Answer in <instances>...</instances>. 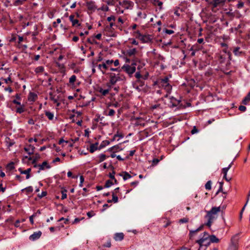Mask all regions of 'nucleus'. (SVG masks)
<instances>
[{
	"label": "nucleus",
	"instance_id": "obj_1",
	"mask_svg": "<svg viewBox=\"0 0 250 250\" xmlns=\"http://www.w3.org/2000/svg\"><path fill=\"white\" fill-rule=\"evenodd\" d=\"M221 210L220 207H212L210 210L207 211V215L205 217L207 219L208 222L206 225L208 227H210L213 220L217 218V213Z\"/></svg>",
	"mask_w": 250,
	"mask_h": 250
},
{
	"label": "nucleus",
	"instance_id": "obj_2",
	"mask_svg": "<svg viewBox=\"0 0 250 250\" xmlns=\"http://www.w3.org/2000/svg\"><path fill=\"white\" fill-rule=\"evenodd\" d=\"M156 83L158 84L159 87L164 89L167 94L170 93L172 86L169 84L167 77L159 80Z\"/></svg>",
	"mask_w": 250,
	"mask_h": 250
},
{
	"label": "nucleus",
	"instance_id": "obj_3",
	"mask_svg": "<svg viewBox=\"0 0 250 250\" xmlns=\"http://www.w3.org/2000/svg\"><path fill=\"white\" fill-rule=\"evenodd\" d=\"M107 74L108 75L109 77V85H113L115 84L117 82L125 79V77L120 74H116L114 73H109Z\"/></svg>",
	"mask_w": 250,
	"mask_h": 250
},
{
	"label": "nucleus",
	"instance_id": "obj_4",
	"mask_svg": "<svg viewBox=\"0 0 250 250\" xmlns=\"http://www.w3.org/2000/svg\"><path fill=\"white\" fill-rule=\"evenodd\" d=\"M209 241V234L207 232H204L201 238L197 240L196 243L199 245L200 248H201L203 246L206 247L209 246L210 245Z\"/></svg>",
	"mask_w": 250,
	"mask_h": 250
},
{
	"label": "nucleus",
	"instance_id": "obj_5",
	"mask_svg": "<svg viewBox=\"0 0 250 250\" xmlns=\"http://www.w3.org/2000/svg\"><path fill=\"white\" fill-rule=\"evenodd\" d=\"M136 37L139 39L143 43L148 42L151 41V38L149 35H142L140 33L139 31H137L135 32Z\"/></svg>",
	"mask_w": 250,
	"mask_h": 250
},
{
	"label": "nucleus",
	"instance_id": "obj_6",
	"mask_svg": "<svg viewBox=\"0 0 250 250\" xmlns=\"http://www.w3.org/2000/svg\"><path fill=\"white\" fill-rule=\"evenodd\" d=\"M135 65H136L135 63H133L131 65L128 64L124 65L122 67V69L129 75H132L135 72L136 70V67L134 66Z\"/></svg>",
	"mask_w": 250,
	"mask_h": 250
},
{
	"label": "nucleus",
	"instance_id": "obj_7",
	"mask_svg": "<svg viewBox=\"0 0 250 250\" xmlns=\"http://www.w3.org/2000/svg\"><path fill=\"white\" fill-rule=\"evenodd\" d=\"M232 166V163L230 164L227 167L223 168L222 170V172L224 174L223 178L227 181L229 182L231 178L230 177H227V174L228 170Z\"/></svg>",
	"mask_w": 250,
	"mask_h": 250
},
{
	"label": "nucleus",
	"instance_id": "obj_8",
	"mask_svg": "<svg viewBox=\"0 0 250 250\" xmlns=\"http://www.w3.org/2000/svg\"><path fill=\"white\" fill-rule=\"evenodd\" d=\"M42 232L41 231L35 232H34L33 234H32L29 236V239L31 241H35L40 238V237L42 235Z\"/></svg>",
	"mask_w": 250,
	"mask_h": 250
},
{
	"label": "nucleus",
	"instance_id": "obj_9",
	"mask_svg": "<svg viewBox=\"0 0 250 250\" xmlns=\"http://www.w3.org/2000/svg\"><path fill=\"white\" fill-rule=\"evenodd\" d=\"M34 167H39V171L44 170L45 168H49L50 167V166L47 164V162L44 161L43 162L41 165H37L35 164L34 165Z\"/></svg>",
	"mask_w": 250,
	"mask_h": 250
},
{
	"label": "nucleus",
	"instance_id": "obj_10",
	"mask_svg": "<svg viewBox=\"0 0 250 250\" xmlns=\"http://www.w3.org/2000/svg\"><path fill=\"white\" fill-rule=\"evenodd\" d=\"M137 52V49L135 48L129 49L126 51V56L129 57H131L135 56Z\"/></svg>",
	"mask_w": 250,
	"mask_h": 250
},
{
	"label": "nucleus",
	"instance_id": "obj_11",
	"mask_svg": "<svg viewBox=\"0 0 250 250\" xmlns=\"http://www.w3.org/2000/svg\"><path fill=\"white\" fill-rule=\"evenodd\" d=\"M86 6L89 10L92 11H94L97 9L95 2L92 1L87 2Z\"/></svg>",
	"mask_w": 250,
	"mask_h": 250
},
{
	"label": "nucleus",
	"instance_id": "obj_12",
	"mask_svg": "<svg viewBox=\"0 0 250 250\" xmlns=\"http://www.w3.org/2000/svg\"><path fill=\"white\" fill-rule=\"evenodd\" d=\"M124 234L123 233H116L114 235V239L116 241H121L123 240Z\"/></svg>",
	"mask_w": 250,
	"mask_h": 250
},
{
	"label": "nucleus",
	"instance_id": "obj_13",
	"mask_svg": "<svg viewBox=\"0 0 250 250\" xmlns=\"http://www.w3.org/2000/svg\"><path fill=\"white\" fill-rule=\"evenodd\" d=\"M98 146V143L91 144L89 148V150L90 152L93 153L96 150L99 149Z\"/></svg>",
	"mask_w": 250,
	"mask_h": 250
},
{
	"label": "nucleus",
	"instance_id": "obj_14",
	"mask_svg": "<svg viewBox=\"0 0 250 250\" xmlns=\"http://www.w3.org/2000/svg\"><path fill=\"white\" fill-rule=\"evenodd\" d=\"M209 244L211 243H218L219 242V239L216 237L214 235H209Z\"/></svg>",
	"mask_w": 250,
	"mask_h": 250
},
{
	"label": "nucleus",
	"instance_id": "obj_15",
	"mask_svg": "<svg viewBox=\"0 0 250 250\" xmlns=\"http://www.w3.org/2000/svg\"><path fill=\"white\" fill-rule=\"evenodd\" d=\"M203 228V226L202 225L199 227L198 229L195 230H191L189 231V236L190 237H193L194 235H195L198 232L201 231Z\"/></svg>",
	"mask_w": 250,
	"mask_h": 250
},
{
	"label": "nucleus",
	"instance_id": "obj_16",
	"mask_svg": "<svg viewBox=\"0 0 250 250\" xmlns=\"http://www.w3.org/2000/svg\"><path fill=\"white\" fill-rule=\"evenodd\" d=\"M37 95L34 93L31 92L28 96V100L30 102H34L37 99Z\"/></svg>",
	"mask_w": 250,
	"mask_h": 250
},
{
	"label": "nucleus",
	"instance_id": "obj_17",
	"mask_svg": "<svg viewBox=\"0 0 250 250\" xmlns=\"http://www.w3.org/2000/svg\"><path fill=\"white\" fill-rule=\"evenodd\" d=\"M34 149H35V147L31 145H29L28 147L24 148V150L26 152H27L29 155L33 154Z\"/></svg>",
	"mask_w": 250,
	"mask_h": 250
},
{
	"label": "nucleus",
	"instance_id": "obj_18",
	"mask_svg": "<svg viewBox=\"0 0 250 250\" xmlns=\"http://www.w3.org/2000/svg\"><path fill=\"white\" fill-rule=\"evenodd\" d=\"M226 2V0H213V4L214 7H217L220 5H224Z\"/></svg>",
	"mask_w": 250,
	"mask_h": 250
},
{
	"label": "nucleus",
	"instance_id": "obj_19",
	"mask_svg": "<svg viewBox=\"0 0 250 250\" xmlns=\"http://www.w3.org/2000/svg\"><path fill=\"white\" fill-rule=\"evenodd\" d=\"M49 98L50 100H51L54 104H57V106H59L60 105V103L58 102V98L55 97V96L53 95V94H50Z\"/></svg>",
	"mask_w": 250,
	"mask_h": 250
},
{
	"label": "nucleus",
	"instance_id": "obj_20",
	"mask_svg": "<svg viewBox=\"0 0 250 250\" xmlns=\"http://www.w3.org/2000/svg\"><path fill=\"white\" fill-rule=\"evenodd\" d=\"M44 70V67L42 66H39L36 67L35 69V72L36 74H42Z\"/></svg>",
	"mask_w": 250,
	"mask_h": 250
},
{
	"label": "nucleus",
	"instance_id": "obj_21",
	"mask_svg": "<svg viewBox=\"0 0 250 250\" xmlns=\"http://www.w3.org/2000/svg\"><path fill=\"white\" fill-rule=\"evenodd\" d=\"M45 115L49 120H52L54 119V115L52 112L49 111H45Z\"/></svg>",
	"mask_w": 250,
	"mask_h": 250
},
{
	"label": "nucleus",
	"instance_id": "obj_22",
	"mask_svg": "<svg viewBox=\"0 0 250 250\" xmlns=\"http://www.w3.org/2000/svg\"><path fill=\"white\" fill-rule=\"evenodd\" d=\"M99 92L103 95V96H105L107 94H108L109 92V89H104L102 88H100L99 89Z\"/></svg>",
	"mask_w": 250,
	"mask_h": 250
},
{
	"label": "nucleus",
	"instance_id": "obj_23",
	"mask_svg": "<svg viewBox=\"0 0 250 250\" xmlns=\"http://www.w3.org/2000/svg\"><path fill=\"white\" fill-rule=\"evenodd\" d=\"M132 4H133V2H131V1H126V0H124L123 1L124 6H125V7L126 8H129V7L132 6Z\"/></svg>",
	"mask_w": 250,
	"mask_h": 250
},
{
	"label": "nucleus",
	"instance_id": "obj_24",
	"mask_svg": "<svg viewBox=\"0 0 250 250\" xmlns=\"http://www.w3.org/2000/svg\"><path fill=\"white\" fill-rule=\"evenodd\" d=\"M40 158V156L39 154H36L35 156L33 157H30L29 158V160H33L32 163L35 164L36 161Z\"/></svg>",
	"mask_w": 250,
	"mask_h": 250
},
{
	"label": "nucleus",
	"instance_id": "obj_25",
	"mask_svg": "<svg viewBox=\"0 0 250 250\" xmlns=\"http://www.w3.org/2000/svg\"><path fill=\"white\" fill-rule=\"evenodd\" d=\"M250 101V91L249 92L248 95L245 97L243 100V103L246 104L248 102Z\"/></svg>",
	"mask_w": 250,
	"mask_h": 250
},
{
	"label": "nucleus",
	"instance_id": "obj_26",
	"mask_svg": "<svg viewBox=\"0 0 250 250\" xmlns=\"http://www.w3.org/2000/svg\"><path fill=\"white\" fill-rule=\"evenodd\" d=\"M102 67L103 74H107L106 71L108 69L109 67L104 63V62H102Z\"/></svg>",
	"mask_w": 250,
	"mask_h": 250
},
{
	"label": "nucleus",
	"instance_id": "obj_27",
	"mask_svg": "<svg viewBox=\"0 0 250 250\" xmlns=\"http://www.w3.org/2000/svg\"><path fill=\"white\" fill-rule=\"evenodd\" d=\"M31 171V168H28L25 170H23V172H21V173H26V178L27 179H29L30 177V172Z\"/></svg>",
	"mask_w": 250,
	"mask_h": 250
},
{
	"label": "nucleus",
	"instance_id": "obj_28",
	"mask_svg": "<svg viewBox=\"0 0 250 250\" xmlns=\"http://www.w3.org/2000/svg\"><path fill=\"white\" fill-rule=\"evenodd\" d=\"M99 163H101L106 159V156L104 154H101L99 156Z\"/></svg>",
	"mask_w": 250,
	"mask_h": 250
},
{
	"label": "nucleus",
	"instance_id": "obj_29",
	"mask_svg": "<svg viewBox=\"0 0 250 250\" xmlns=\"http://www.w3.org/2000/svg\"><path fill=\"white\" fill-rule=\"evenodd\" d=\"M93 67H97L103 74L102 63L100 64H98L97 63H93Z\"/></svg>",
	"mask_w": 250,
	"mask_h": 250
},
{
	"label": "nucleus",
	"instance_id": "obj_30",
	"mask_svg": "<svg viewBox=\"0 0 250 250\" xmlns=\"http://www.w3.org/2000/svg\"><path fill=\"white\" fill-rule=\"evenodd\" d=\"M6 168H7V169H8L9 170H13L15 168L14 163L13 162H11V163H9L7 165Z\"/></svg>",
	"mask_w": 250,
	"mask_h": 250
},
{
	"label": "nucleus",
	"instance_id": "obj_31",
	"mask_svg": "<svg viewBox=\"0 0 250 250\" xmlns=\"http://www.w3.org/2000/svg\"><path fill=\"white\" fill-rule=\"evenodd\" d=\"M76 80V76L73 75L69 78V82L71 84H73Z\"/></svg>",
	"mask_w": 250,
	"mask_h": 250
},
{
	"label": "nucleus",
	"instance_id": "obj_32",
	"mask_svg": "<svg viewBox=\"0 0 250 250\" xmlns=\"http://www.w3.org/2000/svg\"><path fill=\"white\" fill-rule=\"evenodd\" d=\"M239 50H240L239 47L235 48L233 50L234 54L236 56H240L242 52L240 51Z\"/></svg>",
	"mask_w": 250,
	"mask_h": 250
},
{
	"label": "nucleus",
	"instance_id": "obj_33",
	"mask_svg": "<svg viewBox=\"0 0 250 250\" xmlns=\"http://www.w3.org/2000/svg\"><path fill=\"white\" fill-rule=\"evenodd\" d=\"M205 188L207 190H210L211 188V181H208L205 185Z\"/></svg>",
	"mask_w": 250,
	"mask_h": 250
},
{
	"label": "nucleus",
	"instance_id": "obj_34",
	"mask_svg": "<svg viewBox=\"0 0 250 250\" xmlns=\"http://www.w3.org/2000/svg\"><path fill=\"white\" fill-rule=\"evenodd\" d=\"M112 201L116 203L118 202V197L115 194V192H113L112 193Z\"/></svg>",
	"mask_w": 250,
	"mask_h": 250
},
{
	"label": "nucleus",
	"instance_id": "obj_35",
	"mask_svg": "<svg viewBox=\"0 0 250 250\" xmlns=\"http://www.w3.org/2000/svg\"><path fill=\"white\" fill-rule=\"evenodd\" d=\"M23 190L26 191L27 193H31L33 191V189L31 186H29L22 190V191Z\"/></svg>",
	"mask_w": 250,
	"mask_h": 250
},
{
	"label": "nucleus",
	"instance_id": "obj_36",
	"mask_svg": "<svg viewBox=\"0 0 250 250\" xmlns=\"http://www.w3.org/2000/svg\"><path fill=\"white\" fill-rule=\"evenodd\" d=\"M131 175L127 172H124V176H123V179L124 180H126L130 178H131Z\"/></svg>",
	"mask_w": 250,
	"mask_h": 250
},
{
	"label": "nucleus",
	"instance_id": "obj_37",
	"mask_svg": "<svg viewBox=\"0 0 250 250\" xmlns=\"http://www.w3.org/2000/svg\"><path fill=\"white\" fill-rule=\"evenodd\" d=\"M171 102L173 103V104L176 106L180 103V101L177 100L175 98L172 97L171 99Z\"/></svg>",
	"mask_w": 250,
	"mask_h": 250
},
{
	"label": "nucleus",
	"instance_id": "obj_38",
	"mask_svg": "<svg viewBox=\"0 0 250 250\" xmlns=\"http://www.w3.org/2000/svg\"><path fill=\"white\" fill-rule=\"evenodd\" d=\"M37 216V213H34L32 215L30 216L29 217V220L31 224H34V218L35 217Z\"/></svg>",
	"mask_w": 250,
	"mask_h": 250
},
{
	"label": "nucleus",
	"instance_id": "obj_39",
	"mask_svg": "<svg viewBox=\"0 0 250 250\" xmlns=\"http://www.w3.org/2000/svg\"><path fill=\"white\" fill-rule=\"evenodd\" d=\"M104 63L109 67V66L113 63V61L107 60L104 61Z\"/></svg>",
	"mask_w": 250,
	"mask_h": 250
},
{
	"label": "nucleus",
	"instance_id": "obj_40",
	"mask_svg": "<svg viewBox=\"0 0 250 250\" xmlns=\"http://www.w3.org/2000/svg\"><path fill=\"white\" fill-rule=\"evenodd\" d=\"M115 113V111L114 110L112 109H110L107 115L109 116H113Z\"/></svg>",
	"mask_w": 250,
	"mask_h": 250
},
{
	"label": "nucleus",
	"instance_id": "obj_41",
	"mask_svg": "<svg viewBox=\"0 0 250 250\" xmlns=\"http://www.w3.org/2000/svg\"><path fill=\"white\" fill-rule=\"evenodd\" d=\"M66 190H62V196L61 199L62 200H63V199L66 198L67 194H66Z\"/></svg>",
	"mask_w": 250,
	"mask_h": 250
},
{
	"label": "nucleus",
	"instance_id": "obj_42",
	"mask_svg": "<svg viewBox=\"0 0 250 250\" xmlns=\"http://www.w3.org/2000/svg\"><path fill=\"white\" fill-rule=\"evenodd\" d=\"M188 221V218H183L179 220V223H187Z\"/></svg>",
	"mask_w": 250,
	"mask_h": 250
},
{
	"label": "nucleus",
	"instance_id": "obj_43",
	"mask_svg": "<svg viewBox=\"0 0 250 250\" xmlns=\"http://www.w3.org/2000/svg\"><path fill=\"white\" fill-rule=\"evenodd\" d=\"M112 185H113V183L111 181H110V180H108L105 183V187L106 188H109Z\"/></svg>",
	"mask_w": 250,
	"mask_h": 250
},
{
	"label": "nucleus",
	"instance_id": "obj_44",
	"mask_svg": "<svg viewBox=\"0 0 250 250\" xmlns=\"http://www.w3.org/2000/svg\"><path fill=\"white\" fill-rule=\"evenodd\" d=\"M16 111L17 113H21L24 111V109L23 107L20 106L17 108Z\"/></svg>",
	"mask_w": 250,
	"mask_h": 250
},
{
	"label": "nucleus",
	"instance_id": "obj_45",
	"mask_svg": "<svg viewBox=\"0 0 250 250\" xmlns=\"http://www.w3.org/2000/svg\"><path fill=\"white\" fill-rule=\"evenodd\" d=\"M114 174H115V172L114 171H113V172L112 173H110L109 174V177L114 180V181H115V183H117V180L115 179V177H114Z\"/></svg>",
	"mask_w": 250,
	"mask_h": 250
},
{
	"label": "nucleus",
	"instance_id": "obj_46",
	"mask_svg": "<svg viewBox=\"0 0 250 250\" xmlns=\"http://www.w3.org/2000/svg\"><path fill=\"white\" fill-rule=\"evenodd\" d=\"M244 2L242 1H239L237 5V7L238 8H241L244 6Z\"/></svg>",
	"mask_w": 250,
	"mask_h": 250
},
{
	"label": "nucleus",
	"instance_id": "obj_47",
	"mask_svg": "<svg viewBox=\"0 0 250 250\" xmlns=\"http://www.w3.org/2000/svg\"><path fill=\"white\" fill-rule=\"evenodd\" d=\"M72 25L76 26V25H79V21L77 19H75L74 21H72Z\"/></svg>",
	"mask_w": 250,
	"mask_h": 250
},
{
	"label": "nucleus",
	"instance_id": "obj_48",
	"mask_svg": "<svg viewBox=\"0 0 250 250\" xmlns=\"http://www.w3.org/2000/svg\"><path fill=\"white\" fill-rule=\"evenodd\" d=\"M111 246L110 241H108L104 245V247L110 248Z\"/></svg>",
	"mask_w": 250,
	"mask_h": 250
},
{
	"label": "nucleus",
	"instance_id": "obj_49",
	"mask_svg": "<svg viewBox=\"0 0 250 250\" xmlns=\"http://www.w3.org/2000/svg\"><path fill=\"white\" fill-rule=\"evenodd\" d=\"M160 160L158 159H154L152 160V165L155 166L159 162Z\"/></svg>",
	"mask_w": 250,
	"mask_h": 250
},
{
	"label": "nucleus",
	"instance_id": "obj_50",
	"mask_svg": "<svg viewBox=\"0 0 250 250\" xmlns=\"http://www.w3.org/2000/svg\"><path fill=\"white\" fill-rule=\"evenodd\" d=\"M107 20L108 21H115V17L113 16H111L110 17H107Z\"/></svg>",
	"mask_w": 250,
	"mask_h": 250
},
{
	"label": "nucleus",
	"instance_id": "obj_51",
	"mask_svg": "<svg viewBox=\"0 0 250 250\" xmlns=\"http://www.w3.org/2000/svg\"><path fill=\"white\" fill-rule=\"evenodd\" d=\"M84 182V178L83 177V176H80V185L79 186L82 187L83 186V184Z\"/></svg>",
	"mask_w": 250,
	"mask_h": 250
},
{
	"label": "nucleus",
	"instance_id": "obj_52",
	"mask_svg": "<svg viewBox=\"0 0 250 250\" xmlns=\"http://www.w3.org/2000/svg\"><path fill=\"white\" fill-rule=\"evenodd\" d=\"M239 109L241 111H242V112H244L246 111V106H244V105H240L239 107Z\"/></svg>",
	"mask_w": 250,
	"mask_h": 250
},
{
	"label": "nucleus",
	"instance_id": "obj_53",
	"mask_svg": "<svg viewBox=\"0 0 250 250\" xmlns=\"http://www.w3.org/2000/svg\"><path fill=\"white\" fill-rule=\"evenodd\" d=\"M198 132V129L196 128L195 126H194L193 127V128L192 129L191 131V133L192 134H194L196 133H197Z\"/></svg>",
	"mask_w": 250,
	"mask_h": 250
},
{
	"label": "nucleus",
	"instance_id": "obj_54",
	"mask_svg": "<svg viewBox=\"0 0 250 250\" xmlns=\"http://www.w3.org/2000/svg\"><path fill=\"white\" fill-rule=\"evenodd\" d=\"M47 192L46 191H42L41 195H39V197L40 198H42L43 197H44L46 195Z\"/></svg>",
	"mask_w": 250,
	"mask_h": 250
},
{
	"label": "nucleus",
	"instance_id": "obj_55",
	"mask_svg": "<svg viewBox=\"0 0 250 250\" xmlns=\"http://www.w3.org/2000/svg\"><path fill=\"white\" fill-rule=\"evenodd\" d=\"M21 222V221L20 220H16V221L15 222V224H14V226L15 227H19L20 226V223Z\"/></svg>",
	"mask_w": 250,
	"mask_h": 250
},
{
	"label": "nucleus",
	"instance_id": "obj_56",
	"mask_svg": "<svg viewBox=\"0 0 250 250\" xmlns=\"http://www.w3.org/2000/svg\"><path fill=\"white\" fill-rule=\"evenodd\" d=\"M3 80L7 83H9V82H11V78L10 77L6 79H3Z\"/></svg>",
	"mask_w": 250,
	"mask_h": 250
},
{
	"label": "nucleus",
	"instance_id": "obj_57",
	"mask_svg": "<svg viewBox=\"0 0 250 250\" xmlns=\"http://www.w3.org/2000/svg\"><path fill=\"white\" fill-rule=\"evenodd\" d=\"M23 41V38L21 36H18V43H21Z\"/></svg>",
	"mask_w": 250,
	"mask_h": 250
},
{
	"label": "nucleus",
	"instance_id": "obj_58",
	"mask_svg": "<svg viewBox=\"0 0 250 250\" xmlns=\"http://www.w3.org/2000/svg\"><path fill=\"white\" fill-rule=\"evenodd\" d=\"M94 213L93 211H90V212H88L87 213V215L90 218V217H91L92 216H93L94 215Z\"/></svg>",
	"mask_w": 250,
	"mask_h": 250
},
{
	"label": "nucleus",
	"instance_id": "obj_59",
	"mask_svg": "<svg viewBox=\"0 0 250 250\" xmlns=\"http://www.w3.org/2000/svg\"><path fill=\"white\" fill-rule=\"evenodd\" d=\"M114 65L115 66H117L119 65V61L118 60H116L115 61H113Z\"/></svg>",
	"mask_w": 250,
	"mask_h": 250
},
{
	"label": "nucleus",
	"instance_id": "obj_60",
	"mask_svg": "<svg viewBox=\"0 0 250 250\" xmlns=\"http://www.w3.org/2000/svg\"><path fill=\"white\" fill-rule=\"evenodd\" d=\"M2 184H0V191L2 192H4L6 188L2 187Z\"/></svg>",
	"mask_w": 250,
	"mask_h": 250
},
{
	"label": "nucleus",
	"instance_id": "obj_61",
	"mask_svg": "<svg viewBox=\"0 0 250 250\" xmlns=\"http://www.w3.org/2000/svg\"><path fill=\"white\" fill-rule=\"evenodd\" d=\"M135 77L137 78V79H140L142 77V76L140 74V72H137L135 74Z\"/></svg>",
	"mask_w": 250,
	"mask_h": 250
},
{
	"label": "nucleus",
	"instance_id": "obj_62",
	"mask_svg": "<svg viewBox=\"0 0 250 250\" xmlns=\"http://www.w3.org/2000/svg\"><path fill=\"white\" fill-rule=\"evenodd\" d=\"M139 182L138 181H134V182H132L131 183L130 185L132 186H136L138 185Z\"/></svg>",
	"mask_w": 250,
	"mask_h": 250
},
{
	"label": "nucleus",
	"instance_id": "obj_63",
	"mask_svg": "<svg viewBox=\"0 0 250 250\" xmlns=\"http://www.w3.org/2000/svg\"><path fill=\"white\" fill-rule=\"evenodd\" d=\"M62 143H65V144H67V143H68V141H64V140H63V139H61V140L59 141V144L60 145H61V144Z\"/></svg>",
	"mask_w": 250,
	"mask_h": 250
},
{
	"label": "nucleus",
	"instance_id": "obj_64",
	"mask_svg": "<svg viewBox=\"0 0 250 250\" xmlns=\"http://www.w3.org/2000/svg\"><path fill=\"white\" fill-rule=\"evenodd\" d=\"M72 40L75 42H77L79 40V37L77 36H74L72 38Z\"/></svg>",
	"mask_w": 250,
	"mask_h": 250
}]
</instances>
